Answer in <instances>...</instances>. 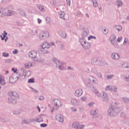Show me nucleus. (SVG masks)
Masks as SVG:
<instances>
[{"label": "nucleus", "mask_w": 129, "mask_h": 129, "mask_svg": "<svg viewBox=\"0 0 129 129\" xmlns=\"http://www.w3.org/2000/svg\"><path fill=\"white\" fill-rule=\"evenodd\" d=\"M39 36L40 40H46L49 37V32L47 31H41Z\"/></svg>", "instance_id": "5"}, {"label": "nucleus", "mask_w": 129, "mask_h": 129, "mask_svg": "<svg viewBox=\"0 0 129 129\" xmlns=\"http://www.w3.org/2000/svg\"><path fill=\"white\" fill-rule=\"evenodd\" d=\"M116 39V36H115V35L114 34H112L109 38L110 43L113 45V46H114V47H117V43L115 42Z\"/></svg>", "instance_id": "8"}, {"label": "nucleus", "mask_w": 129, "mask_h": 129, "mask_svg": "<svg viewBox=\"0 0 129 129\" xmlns=\"http://www.w3.org/2000/svg\"><path fill=\"white\" fill-rule=\"evenodd\" d=\"M8 95L11 97L8 98V102L9 103H13V104L17 103V99L19 98V94L17 92L10 91L8 92Z\"/></svg>", "instance_id": "1"}, {"label": "nucleus", "mask_w": 129, "mask_h": 129, "mask_svg": "<svg viewBox=\"0 0 129 129\" xmlns=\"http://www.w3.org/2000/svg\"><path fill=\"white\" fill-rule=\"evenodd\" d=\"M40 53L41 54H46V53H48V50H47V48H42L40 50Z\"/></svg>", "instance_id": "28"}, {"label": "nucleus", "mask_w": 129, "mask_h": 129, "mask_svg": "<svg viewBox=\"0 0 129 129\" xmlns=\"http://www.w3.org/2000/svg\"><path fill=\"white\" fill-rule=\"evenodd\" d=\"M45 21L46 22V23L47 24V25H50V23H51V19H50V17H47L45 18Z\"/></svg>", "instance_id": "38"}, {"label": "nucleus", "mask_w": 129, "mask_h": 129, "mask_svg": "<svg viewBox=\"0 0 129 129\" xmlns=\"http://www.w3.org/2000/svg\"><path fill=\"white\" fill-rule=\"evenodd\" d=\"M58 34L59 37L62 38V39H66V38H67V34H66V32L63 30H59L58 31Z\"/></svg>", "instance_id": "13"}, {"label": "nucleus", "mask_w": 129, "mask_h": 129, "mask_svg": "<svg viewBox=\"0 0 129 129\" xmlns=\"http://www.w3.org/2000/svg\"><path fill=\"white\" fill-rule=\"evenodd\" d=\"M79 41L85 50H88L91 47L90 43L85 41V39L83 38H80Z\"/></svg>", "instance_id": "3"}, {"label": "nucleus", "mask_w": 129, "mask_h": 129, "mask_svg": "<svg viewBox=\"0 0 129 129\" xmlns=\"http://www.w3.org/2000/svg\"><path fill=\"white\" fill-rule=\"evenodd\" d=\"M85 85L87 88H90L91 87V84L89 82H86Z\"/></svg>", "instance_id": "37"}, {"label": "nucleus", "mask_w": 129, "mask_h": 129, "mask_svg": "<svg viewBox=\"0 0 129 129\" xmlns=\"http://www.w3.org/2000/svg\"><path fill=\"white\" fill-rule=\"evenodd\" d=\"M25 68H26L27 69H30V67H32L33 66V64L31 62L29 63H26L24 64Z\"/></svg>", "instance_id": "27"}, {"label": "nucleus", "mask_w": 129, "mask_h": 129, "mask_svg": "<svg viewBox=\"0 0 129 129\" xmlns=\"http://www.w3.org/2000/svg\"><path fill=\"white\" fill-rule=\"evenodd\" d=\"M71 110L72 111H73V112H76V111H77V108L74 107H72Z\"/></svg>", "instance_id": "57"}, {"label": "nucleus", "mask_w": 129, "mask_h": 129, "mask_svg": "<svg viewBox=\"0 0 129 129\" xmlns=\"http://www.w3.org/2000/svg\"><path fill=\"white\" fill-rule=\"evenodd\" d=\"M58 69L61 71L66 70V64L64 62H60L58 65Z\"/></svg>", "instance_id": "18"}, {"label": "nucleus", "mask_w": 129, "mask_h": 129, "mask_svg": "<svg viewBox=\"0 0 129 129\" xmlns=\"http://www.w3.org/2000/svg\"><path fill=\"white\" fill-rule=\"evenodd\" d=\"M52 104L55 107H60L63 105V104L61 102V101L58 99L55 98L52 100Z\"/></svg>", "instance_id": "7"}, {"label": "nucleus", "mask_w": 129, "mask_h": 129, "mask_svg": "<svg viewBox=\"0 0 129 129\" xmlns=\"http://www.w3.org/2000/svg\"><path fill=\"white\" fill-rule=\"evenodd\" d=\"M92 3H93V7L94 8H96V7L98 6V4L97 3V1L92 0Z\"/></svg>", "instance_id": "32"}, {"label": "nucleus", "mask_w": 129, "mask_h": 129, "mask_svg": "<svg viewBox=\"0 0 129 129\" xmlns=\"http://www.w3.org/2000/svg\"><path fill=\"white\" fill-rule=\"evenodd\" d=\"M0 84L1 85H5L6 82H5V78L3 76H0Z\"/></svg>", "instance_id": "25"}, {"label": "nucleus", "mask_w": 129, "mask_h": 129, "mask_svg": "<svg viewBox=\"0 0 129 129\" xmlns=\"http://www.w3.org/2000/svg\"><path fill=\"white\" fill-rule=\"evenodd\" d=\"M9 82H10V83H11V84H13L15 83V82H16V80L14 79V77H11L9 78Z\"/></svg>", "instance_id": "30"}, {"label": "nucleus", "mask_w": 129, "mask_h": 129, "mask_svg": "<svg viewBox=\"0 0 129 129\" xmlns=\"http://www.w3.org/2000/svg\"><path fill=\"white\" fill-rule=\"evenodd\" d=\"M112 89V86H107L105 88V90L107 91L108 90H111Z\"/></svg>", "instance_id": "43"}, {"label": "nucleus", "mask_w": 129, "mask_h": 129, "mask_svg": "<svg viewBox=\"0 0 129 129\" xmlns=\"http://www.w3.org/2000/svg\"><path fill=\"white\" fill-rule=\"evenodd\" d=\"M35 62H39V63H43L44 62V59L41 58H35L34 59Z\"/></svg>", "instance_id": "35"}, {"label": "nucleus", "mask_w": 129, "mask_h": 129, "mask_svg": "<svg viewBox=\"0 0 129 129\" xmlns=\"http://www.w3.org/2000/svg\"><path fill=\"white\" fill-rule=\"evenodd\" d=\"M114 77V75H111L110 76L107 75V79H111V78H113Z\"/></svg>", "instance_id": "56"}, {"label": "nucleus", "mask_w": 129, "mask_h": 129, "mask_svg": "<svg viewBox=\"0 0 129 129\" xmlns=\"http://www.w3.org/2000/svg\"><path fill=\"white\" fill-rule=\"evenodd\" d=\"M12 0H2V4H8L10 3Z\"/></svg>", "instance_id": "46"}, {"label": "nucleus", "mask_w": 129, "mask_h": 129, "mask_svg": "<svg viewBox=\"0 0 129 129\" xmlns=\"http://www.w3.org/2000/svg\"><path fill=\"white\" fill-rule=\"evenodd\" d=\"M22 123H25V124H28V120L27 119L26 120L25 118L22 119Z\"/></svg>", "instance_id": "49"}, {"label": "nucleus", "mask_w": 129, "mask_h": 129, "mask_svg": "<svg viewBox=\"0 0 129 129\" xmlns=\"http://www.w3.org/2000/svg\"><path fill=\"white\" fill-rule=\"evenodd\" d=\"M50 3L51 5H52L54 6H55V5H56V1L55 0H51Z\"/></svg>", "instance_id": "63"}, {"label": "nucleus", "mask_w": 129, "mask_h": 129, "mask_svg": "<svg viewBox=\"0 0 129 129\" xmlns=\"http://www.w3.org/2000/svg\"><path fill=\"white\" fill-rule=\"evenodd\" d=\"M34 81L35 80L34 79V78L29 79L28 80V83H34Z\"/></svg>", "instance_id": "47"}, {"label": "nucleus", "mask_w": 129, "mask_h": 129, "mask_svg": "<svg viewBox=\"0 0 129 129\" xmlns=\"http://www.w3.org/2000/svg\"><path fill=\"white\" fill-rule=\"evenodd\" d=\"M47 125H48V124H47L46 123H41V124H40V127H46V126H47Z\"/></svg>", "instance_id": "64"}, {"label": "nucleus", "mask_w": 129, "mask_h": 129, "mask_svg": "<svg viewBox=\"0 0 129 129\" xmlns=\"http://www.w3.org/2000/svg\"><path fill=\"white\" fill-rule=\"evenodd\" d=\"M27 119V123L28 124H30L31 122H35V120L33 118H28Z\"/></svg>", "instance_id": "34"}, {"label": "nucleus", "mask_w": 129, "mask_h": 129, "mask_svg": "<svg viewBox=\"0 0 129 129\" xmlns=\"http://www.w3.org/2000/svg\"><path fill=\"white\" fill-rule=\"evenodd\" d=\"M56 120H57L59 122H63L64 121V117L63 115L60 113H58L55 116Z\"/></svg>", "instance_id": "9"}, {"label": "nucleus", "mask_w": 129, "mask_h": 129, "mask_svg": "<svg viewBox=\"0 0 129 129\" xmlns=\"http://www.w3.org/2000/svg\"><path fill=\"white\" fill-rule=\"evenodd\" d=\"M3 57H7L8 56H10V54L8 53L4 52L2 53Z\"/></svg>", "instance_id": "45"}, {"label": "nucleus", "mask_w": 129, "mask_h": 129, "mask_svg": "<svg viewBox=\"0 0 129 129\" xmlns=\"http://www.w3.org/2000/svg\"><path fill=\"white\" fill-rule=\"evenodd\" d=\"M124 80L126 81V82H129V75L125 76Z\"/></svg>", "instance_id": "50"}, {"label": "nucleus", "mask_w": 129, "mask_h": 129, "mask_svg": "<svg viewBox=\"0 0 129 129\" xmlns=\"http://www.w3.org/2000/svg\"><path fill=\"white\" fill-rule=\"evenodd\" d=\"M96 75L98 77V78H102V75H101L100 73H97Z\"/></svg>", "instance_id": "51"}, {"label": "nucleus", "mask_w": 129, "mask_h": 129, "mask_svg": "<svg viewBox=\"0 0 129 129\" xmlns=\"http://www.w3.org/2000/svg\"><path fill=\"white\" fill-rule=\"evenodd\" d=\"M89 35V30L87 28H84L82 33V39H85Z\"/></svg>", "instance_id": "11"}, {"label": "nucleus", "mask_w": 129, "mask_h": 129, "mask_svg": "<svg viewBox=\"0 0 129 129\" xmlns=\"http://www.w3.org/2000/svg\"><path fill=\"white\" fill-rule=\"evenodd\" d=\"M13 114L18 115L19 114H21V112H18V111H14Z\"/></svg>", "instance_id": "58"}, {"label": "nucleus", "mask_w": 129, "mask_h": 129, "mask_svg": "<svg viewBox=\"0 0 129 129\" xmlns=\"http://www.w3.org/2000/svg\"><path fill=\"white\" fill-rule=\"evenodd\" d=\"M60 49L61 50H64V49H65V47H64V44H62V43L60 44Z\"/></svg>", "instance_id": "54"}, {"label": "nucleus", "mask_w": 129, "mask_h": 129, "mask_svg": "<svg viewBox=\"0 0 129 129\" xmlns=\"http://www.w3.org/2000/svg\"><path fill=\"white\" fill-rule=\"evenodd\" d=\"M102 97L103 98V101H105V102H107L108 101V100H109V98L108 97V95L104 92H103L102 93Z\"/></svg>", "instance_id": "16"}, {"label": "nucleus", "mask_w": 129, "mask_h": 129, "mask_svg": "<svg viewBox=\"0 0 129 129\" xmlns=\"http://www.w3.org/2000/svg\"><path fill=\"white\" fill-rule=\"evenodd\" d=\"M115 4L117 8H120V7L122 6V2H121L120 0H117Z\"/></svg>", "instance_id": "26"}, {"label": "nucleus", "mask_w": 129, "mask_h": 129, "mask_svg": "<svg viewBox=\"0 0 129 129\" xmlns=\"http://www.w3.org/2000/svg\"><path fill=\"white\" fill-rule=\"evenodd\" d=\"M81 100L82 101H86V100H87V98H86V97H81Z\"/></svg>", "instance_id": "55"}, {"label": "nucleus", "mask_w": 129, "mask_h": 129, "mask_svg": "<svg viewBox=\"0 0 129 129\" xmlns=\"http://www.w3.org/2000/svg\"><path fill=\"white\" fill-rule=\"evenodd\" d=\"M50 47V45L47 42H44L41 45V48L43 49H49Z\"/></svg>", "instance_id": "22"}, {"label": "nucleus", "mask_w": 129, "mask_h": 129, "mask_svg": "<svg viewBox=\"0 0 129 129\" xmlns=\"http://www.w3.org/2000/svg\"><path fill=\"white\" fill-rule=\"evenodd\" d=\"M103 33L104 34V35H106L107 34H108V29L106 28H103Z\"/></svg>", "instance_id": "36"}, {"label": "nucleus", "mask_w": 129, "mask_h": 129, "mask_svg": "<svg viewBox=\"0 0 129 129\" xmlns=\"http://www.w3.org/2000/svg\"><path fill=\"white\" fill-rule=\"evenodd\" d=\"M29 57L32 59L37 58V51L35 50H32L28 53Z\"/></svg>", "instance_id": "14"}, {"label": "nucleus", "mask_w": 129, "mask_h": 129, "mask_svg": "<svg viewBox=\"0 0 129 129\" xmlns=\"http://www.w3.org/2000/svg\"><path fill=\"white\" fill-rule=\"evenodd\" d=\"M90 113L91 115H95V114H97L98 113V109H92L90 110Z\"/></svg>", "instance_id": "21"}, {"label": "nucleus", "mask_w": 129, "mask_h": 129, "mask_svg": "<svg viewBox=\"0 0 129 129\" xmlns=\"http://www.w3.org/2000/svg\"><path fill=\"white\" fill-rule=\"evenodd\" d=\"M115 28L117 31H121L122 27L120 25H115Z\"/></svg>", "instance_id": "41"}, {"label": "nucleus", "mask_w": 129, "mask_h": 129, "mask_svg": "<svg viewBox=\"0 0 129 129\" xmlns=\"http://www.w3.org/2000/svg\"><path fill=\"white\" fill-rule=\"evenodd\" d=\"M120 111L119 108L115 107V106L111 105L109 107L107 110V114L109 116L113 117L116 113H118Z\"/></svg>", "instance_id": "2"}, {"label": "nucleus", "mask_w": 129, "mask_h": 129, "mask_svg": "<svg viewBox=\"0 0 129 129\" xmlns=\"http://www.w3.org/2000/svg\"><path fill=\"white\" fill-rule=\"evenodd\" d=\"M123 101H124V102H125L126 103H129V98H125V97H123L122 98Z\"/></svg>", "instance_id": "40"}, {"label": "nucleus", "mask_w": 129, "mask_h": 129, "mask_svg": "<svg viewBox=\"0 0 129 129\" xmlns=\"http://www.w3.org/2000/svg\"><path fill=\"white\" fill-rule=\"evenodd\" d=\"M111 57L113 60H118L120 58L119 54L116 52H112L111 54Z\"/></svg>", "instance_id": "15"}, {"label": "nucleus", "mask_w": 129, "mask_h": 129, "mask_svg": "<svg viewBox=\"0 0 129 129\" xmlns=\"http://www.w3.org/2000/svg\"><path fill=\"white\" fill-rule=\"evenodd\" d=\"M6 63H12V60L11 59H7L5 60Z\"/></svg>", "instance_id": "62"}, {"label": "nucleus", "mask_w": 129, "mask_h": 129, "mask_svg": "<svg viewBox=\"0 0 129 129\" xmlns=\"http://www.w3.org/2000/svg\"><path fill=\"white\" fill-rule=\"evenodd\" d=\"M18 74H19V77H17V79H20V80H24L26 78V73H25V69L22 68L18 70Z\"/></svg>", "instance_id": "4"}, {"label": "nucleus", "mask_w": 129, "mask_h": 129, "mask_svg": "<svg viewBox=\"0 0 129 129\" xmlns=\"http://www.w3.org/2000/svg\"><path fill=\"white\" fill-rule=\"evenodd\" d=\"M13 15H15V11L10 9L7 10V12H6V16L11 17L13 16Z\"/></svg>", "instance_id": "20"}, {"label": "nucleus", "mask_w": 129, "mask_h": 129, "mask_svg": "<svg viewBox=\"0 0 129 129\" xmlns=\"http://www.w3.org/2000/svg\"><path fill=\"white\" fill-rule=\"evenodd\" d=\"M4 17H7V11L6 9L0 7V18H4Z\"/></svg>", "instance_id": "12"}, {"label": "nucleus", "mask_w": 129, "mask_h": 129, "mask_svg": "<svg viewBox=\"0 0 129 129\" xmlns=\"http://www.w3.org/2000/svg\"><path fill=\"white\" fill-rule=\"evenodd\" d=\"M8 10H14V7H13V5H9L7 7Z\"/></svg>", "instance_id": "59"}, {"label": "nucleus", "mask_w": 129, "mask_h": 129, "mask_svg": "<svg viewBox=\"0 0 129 129\" xmlns=\"http://www.w3.org/2000/svg\"><path fill=\"white\" fill-rule=\"evenodd\" d=\"M71 102L73 105H74V106L79 105V102L78 101V100L75 98H72L71 100Z\"/></svg>", "instance_id": "19"}, {"label": "nucleus", "mask_w": 129, "mask_h": 129, "mask_svg": "<svg viewBox=\"0 0 129 129\" xmlns=\"http://www.w3.org/2000/svg\"><path fill=\"white\" fill-rule=\"evenodd\" d=\"M34 122H35V121H36V122H42L43 121V118L40 116L34 118Z\"/></svg>", "instance_id": "24"}, {"label": "nucleus", "mask_w": 129, "mask_h": 129, "mask_svg": "<svg viewBox=\"0 0 129 129\" xmlns=\"http://www.w3.org/2000/svg\"><path fill=\"white\" fill-rule=\"evenodd\" d=\"M111 91H113L114 92H117V88L116 86H112Z\"/></svg>", "instance_id": "42"}, {"label": "nucleus", "mask_w": 129, "mask_h": 129, "mask_svg": "<svg viewBox=\"0 0 129 129\" xmlns=\"http://www.w3.org/2000/svg\"><path fill=\"white\" fill-rule=\"evenodd\" d=\"M19 14L20 16H22V17H26V13H25V11L23 10H21L20 11Z\"/></svg>", "instance_id": "33"}, {"label": "nucleus", "mask_w": 129, "mask_h": 129, "mask_svg": "<svg viewBox=\"0 0 129 129\" xmlns=\"http://www.w3.org/2000/svg\"><path fill=\"white\" fill-rule=\"evenodd\" d=\"M82 94H83V90L82 89H77L74 93V95L76 97H80Z\"/></svg>", "instance_id": "10"}, {"label": "nucleus", "mask_w": 129, "mask_h": 129, "mask_svg": "<svg viewBox=\"0 0 129 129\" xmlns=\"http://www.w3.org/2000/svg\"><path fill=\"white\" fill-rule=\"evenodd\" d=\"M91 39H96V37L92 35H90L89 37H88V40H91Z\"/></svg>", "instance_id": "61"}, {"label": "nucleus", "mask_w": 129, "mask_h": 129, "mask_svg": "<svg viewBox=\"0 0 129 129\" xmlns=\"http://www.w3.org/2000/svg\"><path fill=\"white\" fill-rule=\"evenodd\" d=\"M8 34V33H5V34H4L3 35V36L2 35H1V39L2 41H4V40H5V38L7 37V35Z\"/></svg>", "instance_id": "48"}, {"label": "nucleus", "mask_w": 129, "mask_h": 129, "mask_svg": "<svg viewBox=\"0 0 129 129\" xmlns=\"http://www.w3.org/2000/svg\"><path fill=\"white\" fill-rule=\"evenodd\" d=\"M58 15L60 19L62 20H65V12L64 11H60L58 12Z\"/></svg>", "instance_id": "23"}, {"label": "nucleus", "mask_w": 129, "mask_h": 129, "mask_svg": "<svg viewBox=\"0 0 129 129\" xmlns=\"http://www.w3.org/2000/svg\"><path fill=\"white\" fill-rule=\"evenodd\" d=\"M91 72H92V73H94L95 74H96L97 73V70H96L95 68H93L91 70Z\"/></svg>", "instance_id": "52"}, {"label": "nucleus", "mask_w": 129, "mask_h": 129, "mask_svg": "<svg viewBox=\"0 0 129 129\" xmlns=\"http://www.w3.org/2000/svg\"><path fill=\"white\" fill-rule=\"evenodd\" d=\"M54 62L56 64V67L61 63L57 58H53Z\"/></svg>", "instance_id": "29"}, {"label": "nucleus", "mask_w": 129, "mask_h": 129, "mask_svg": "<svg viewBox=\"0 0 129 129\" xmlns=\"http://www.w3.org/2000/svg\"><path fill=\"white\" fill-rule=\"evenodd\" d=\"M92 83H94V84H98V81L95 78H94V79L92 81Z\"/></svg>", "instance_id": "44"}, {"label": "nucleus", "mask_w": 129, "mask_h": 129, "mask_svg": "<svg viewBox=\"0 0 129 129\" xmlns=\"http://www.w3.org/2000/svg\"><path fill=\"white\" fill-rule=\"evenodd\" d=\"M38 9L41 11V12H45V9L44 8V6L42 5H39L38 6Z\"/></svg>", "instance_id": "39"}, {"label": "nucleus", "mask_w": 129, "mask_h": 129, "mask_svg": "<svg viewBox=\"0 0 129 129\" xmlns=\"http://www.w3.org/2000/svg\"><path fill=\"white\" fill-rule=\"evenodd\" d=\"M79 109L80 112H83L84 111V108L83 107H80Z\"/></svg>", "instance_id": "60"}, {"label": "nucleus", "mask_w": 129, "mask_h": 129, "mask_svg": "<svg viewBox=\"0 0 129 129\" xmlns=\"http://www.w3.org/2000/svg\"><path fill=\"white\" fill-rule=\"evenodd\" d=\"M31 90H32V91H33V92H34V93H38L39 92V91L32 87H31Z\"/></svg>", "instance_id": "53"}, {"label": "nucleus", "mask_w": 129, "mask_h": 129, "mask_svg": "<svg viewBox=\"0 0 129 129\" xmlns=\"http://www.w3.org/2000/svg\"><path fill=\"white\" fill-rule=\"evenodd\" d=\"M91 62L93 65H100V60H98L96 58H93L91 59Z\"/></svg>", "instance_id": "17"}, {"label": "nucleus", "mask_w": 129, "mask_h": 129, "mask_svg": "<svg viewBox=\"0 0 129 129\" xmlns=\"http://www.w3.org/2000/svg\"><path fill=\"white\" fill-rule=\"evenodd\" d=\"M121 66L122 68H129V63L124 62Z\"/></svg>", "instance_id": "31"}, {"label": "nucleus", "mask_w": 129, "mask_h": 129, "mask_svg": "<svg viewBox=\"0 0 129 129\" xmlns=\"http://www.w3.org/2000/svg\"><path fill=\"white\" fill-rule=\"evenodd\" d=\"M72 127L74 129H82L84 128V125L80 124L78 122H74L72 125Z\"/></svg>", "instance_id": "6"}]
</instances>
